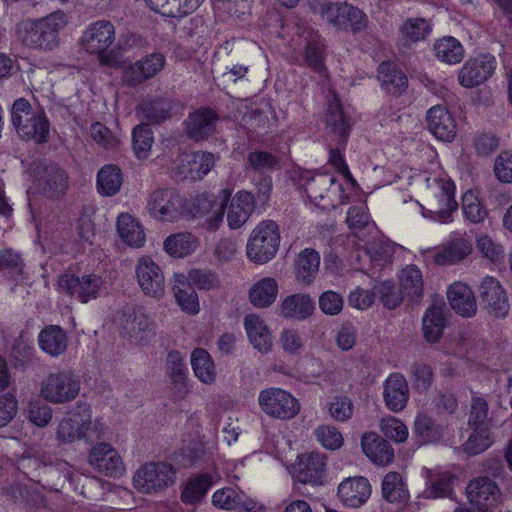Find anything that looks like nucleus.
Returning <instances> with one entry per match:
<instances>
[{
    "mask_svg": "<svg viewBox=\"0 0 512 512\" xmlns=\"http://www.w3.org/2000/svg\"><path fill=\"white\" fill-rule=\"evenodd\" d=\"M68 24V17L62 11L17 24L16 31L20 42L27 48L37 51H53L60 44L59 33Z\"/></svg>",
    "mask_w": 512,
    "mask_h": 512,
    "instance_id": "obj_1",
    "label": "nucleus"
},
{
    "mask_svg": "<svg viewBox=\"0 0 512 512\" xmlns=\"http://www.w3.org/2000/svg\"><path fill=\"white\" fill-rule=\"evenodd\" d=\"M279 244L278 225L272 220H264L250 234L246 246L247 256L254 263H267L276 255Z\"/></svg>",
    "mask_w": 512,
    "mask_h": 512,
    "instance_id": "obj_2",
    "label": "nucleus"
},
{
    "mask_svg": "<svg viewBox=\"0 0 512 512\" xmlns=\"http://www.w3.org/2000/svg\"><path fill=\"white\" fill-rule=\"evenodd\" d=\"M176 480L175 467L164 461L148 462L133 476L134 488L143 494H156L166 490Z\"/></svg>",
    "mask_w": 512,
    "mask_h": 512,
    "instance_id": "obj_3",
    "label": "nucleus"
},
{
    "mask_svg": "<svg viewBox=\"0 0 512 512\" xmlns=\"http://www.w3.org/2000/svg\"><path fill=\"white\" fill-rule=\"evenodd\" d=\"M30 169L37 189L50 199H60L69 186L68 175L58 164L48 160H35Z\"/></svg>",
    "mask_w": 512,
    "mask_h": 512,
    "instance_id": "obj_4",
    "label": "nucleus"
},
{
    "mask_svg": "<svg viewBox=\"0 0 512 512\" xmlns=\"http://www.w3.org/2000/svg\"><path fill=\"white\" fill-rule=\"evenodd\" d=\"M80 380L71 370L49 373L40 383V396L53 404L73 401L80 392Z\"/></svg>",
    "mask_w": 512,
    "mask_h": 512,
    "instance_id": "obj_5",
    "label": "nucleus"
},
{
    "mask_svg": "<svg viewBox=\"0 0 512 512\" xmlns=\"http://www.w3.org/2000/svg\"><path fill=\"white\" fill-rule=\"evenodd\" d=\"M59 286L81 303L97 299L105 290L103 278L95 273L82 276L64 274L59 278Z\"/></svg>",
    "mask_w": 512,
    "mask_h": 512,
    "instance_id": "obj_6",
    "label": "nucleus"
},
{
    "mask_svg": "<svg viewBox=\"0 0 512 512\" xmlns=\"http://www.w3.org/2000/svg\"><path fill=\"white\" fill-rule=\"evenodd\" d=\"M146 208L153 218L173 222L183 214L184 199L174 189H159L150 195Z\"/></svg>",
    "mask_w": 512,
    "mask_h": 512,
    "instance_id": "obj_7",
    "label": "nucleus"
},
{
    "mask_svg": "<svg viewBox=\"0 0 512 512\" xmlns=\"http://www.w3.org/2000/svg\"><path fill=\"white\" fill-rule=\"evenodd\" d=\"M115 41V28L110 21L98 20L90 24L81 38L82 48L91 54H97L102 64L109 62L104 53Z\"/></svg>",
    "mask_w": 512,
    "mask_h": 512,
    "instance_id": "obj_8",
    "label": "nucleus"
},
{
    "mask_svg": "<svg viewBox=\"0 0 512 512\" xmlns=\"http://www.w3.org/2000/svg\"><path fill=\"white\" fill-rule=\"evenodd\" d=\"M258 401L266 414L280 419H291L300 410L297 399L279 388H270L262 391L259 394Z\"/></svg>",
    "mask_w": 512,
    "mask_h": 512,
    "instance_id": "obj_9",
    "label": "nucleus"
},
{
    "mask_svg": "<svg viewBox=\"0 0 512 512\" xmlns=\"http://www.w3.org/2000/svg\"><path fill=\"white\" fill-rule=\"evenodd\" d=\"M165 56L153 52L124 67L122 82L127 87H136L155 77L165 65Z\"/></svg>",
    "mask_w": 512,
    "mask_h": 512,
    "instance_id": "obj_10",
    "label": "nucleus"
},
{
    "mask_svg": "<svg viewBox=\"0 0 512 512\" xmlns=\"http://www.w3.org/2000/svg\"><path fill=\"white\" fill-rule=\"evenodd\" d=\"M478 293L481 303L490 315L497 318H504L508 315L509 300L498 280L486 276L479 285Z\"/></svg>",
    "mask_w": 512,
    "mask_h": 512,
    "instance_id": "obj_11",
    "label": "nucleus"
},
{
    "mask_svg": "<svg viewBox=\"0 0 512 512\" xmlns=\"http://www.w3.org/2000/svg\"><path fill=\"white\" fill-rule=\"evenodd\" d=\"M139 286L145 295L160 299L165 294V277L157 263L150 257H141L135 267Z\"/></svg>",
    "mask_w": 512,
    "mask_h": 512,
    "instance_id": "obj_12",
    "label": "nucleus"
},
{
    "mask_svg": "<svg viewBox=\"0 0 512 512\" xmlns=\"http://www.w3.org/2000/svg\"><path fill=\"white\" fill-rule=\"evenodd\" d=\"M88 463L94 470L107 477L119 478L125 473L119 453L107 443H98L91 448Z\"/></svg>",
    "mask_w": 512,
    "mask_h": 512,
    "instance_id": "obj_13",
    "label": "nucleus"
},
{
    "mask_svg": "<svg viewBox=\"0 0 512 512\" xmlns=\"http://www.w3.org/2000/svg\"><path fill=\"white\" fill-rule=\"evenodd\" d=\"M496 59L490 54H482L465 62L459 71V83L465 88H473L484 83L496 69Z\"/></svg>",
    "mask_w": 512,
    "mask_h": 512,
    "instance_id": "obj_14",
    "label": "nucleus"
},
{
    "mask_svg": "<svg viewBox=\"0 0 512 512\" xmlns=\"http://www.w3.org/2000/svg\"><path fill=\"white\" fill-rule=\"evenodd\" d=\"M219 119L217 112L211 108L195 110L184 121L187 137L196 142L208 139L216 132Z\"/></svg>",
    "mask_w": 512,
    "mask_h": 512,
    "instance_id": "obj_15",
    "label": "nucleus"
},
{
    "mask_svg": "<svg viewBox=\"0 0 512 512\" xmlns=\"http://www.w3.org/2000/svg\"><path fill=\"white\" fill-rule=\"evenodd\" d=\"M215 158L210 152L197 151L180 156L176 161L177 175L181 179L198 180L210 172Z\"/></svg>",
    "mask_w": 512,
    "mask_h": 512,
    "instance_id": "obj_16",
    "label": "nucleus"
},
{
    "mask_svg": "<svg viewBox=\"0 0 512 512\" xmlns=\"http://www.w3.org/2000/svg\"><path fill=\"white\" fill-rule=\"evenodd\" d=\"M454 194V184L450 181H443L439 187V191L427 200V210L433 215L434 220L442 223L452 221V214L458 208Z\"/></svg>",
    "mask_w": 512,
    "mask_h": 512,
    "instance_id": "obj_17",
    "label": "nucleus"
},
{
    "mask_svg": "<svg viewBox=\"0 0 512 512\" xmlns=\"http://www.w3.org/2000/svg\"><path fill=\"white\" fill-rule=\"evenodd\" d=\"M466 492L471 505L482 506L490 511L497 505L501 496L497 483L486 476L470 480Z\"/></svg>",
    "mask_w": 512,
    "mask_h": 512,
    "instance_id": "obj_18",
    "label": "nucleus"
},
{
    "mask_svg": "<svg viewBox=\"0 0 512 512\" xmlns=\"http://www.w3.org/2000/svg\"><path fill=\"white\" fill-rule=\"evenodd\" d=\"M115 322L122 333L133 339H143V334L150 331L152 320L142 308L124 307L118 312Z\"/></svg>",
    "mask_w": 512,
    "mask_h": 512,
    "instance_id": "obj_19",
    "label": "nucleus"
},
{
    "mask_svg": "<svg viewBox=\"0 0 512 512\" xmlns=\"http://www.w3.org/2000/svg\"><path fill=\"white\" fill-rule=\"evenodd\" d=\"M337 495L344 506L358 508L369 499L371 486L364 477H349L339 484Z\"/></svg>",
    "mask_w": 512,
    "mask_h": 512,
    "instance_id": "obj_20",
    "label": "nucleus"
},
{
    "mask_svg": "<svg viewBox=\"0 0 512 512\" xmlns=\"http://www.w3.org/2000/svg\"><path fill=\"white\" fill-rule=\"evenodd\" d=\"M383 399L392 412L402 411L409 400V387L406 378L400 373H392L383 384Z\"/></svg>",
    "mask_w": 512,
    "mask_h": 512,
    "instance_id": "obj_21",
    "label": "nucleus"
},
{
    "mask_svg": "<svg viewBox=\"0 0 512 512\" xmlns=\"http://www.w3.org/2000/svg\"><path fill=\"white\" fill-rule=\"evenodd\" d=\"M326 471L324 455L316 452L299 457L296 466V478L303 484L319 485L323 483Z\"/></svg>",
    "mask_w": 512,
    "mask_h": 512,
    "instance_id": "obj_22",
    "label": "nucleus"
},
{
    "mask_svg": "<svg viewBox=\"0 0 512 512\" xmlns=\"http://www.w3.org/2000/svg\"><path fill=\"white\" fill-rule=\"evenodd\" d=\"M429 130L440 140L451 141L456 136V123L450 112L442 105H436L427 112Z\"/></svg>",
    "mask_w": 512,
    "mask_h": 512,
    "instance_id": "obj_23",
    "label": "nucleus"
},
{
    "mask_svg": "<svg viewBox=\"0 0 512 512\" xmlns=\"http://www.w3.org/2000/svg\"><path fill=\"white\" fill-rule=\"evenodd\" d=\"M456 477L448 471L426 470V486L422 492L425 499L452 498Z\"/></svg>",
    "mask_w": 512,
    "mask_h": 512,
    "instance_id": "obj_24",
    "label": "nucleus"
},
{
    "mask_svg": "<svg viewBox=\"0 0 512 512\" xmlns=\"http://www.w3.org/2000/svg\"><path fill=\"white\" fill-rule=\"evenodd\" d=\"M90 426L89 415L73 414L64 417L58 424L56 438L63 444L73 443L86 437Z\"/></svg>",
    "mask_w": 512,
    "mask_h": 512,
    "instance_id": "obj_25",
    "label": "nucleus"
},
{
    "mask_svg": "<svg viewBox=\"0 0 512 512\" xmlns=\"http://www.w3.org/2000/svg\"><path fill=\"white\" fill-rule=\"evenodd\" d=\"M40 349L51 357L64 354L68 348V335L59 325H47L38 334Z\"/></svg>",
    "mask_w": 512,
    "mask_h": 512,
    "instance_id": "obj_26",
    "label": "nucleus"
},
{
    "mask_svg": "<svg viewBox=\"0 0 512 512\" xmlns=\"http://www.w3.org/2000/svg\"><path fill=\"white\" fill-rule=\"evenodd\" d=\"M325 121L330 132L339 137V145L345 147L350 134L351 120L344 113L336 97H333L328 103Z\"/></svg>",
    "mask_w": 512,
    "mask_h": 512,
    "instance_id": "obj_27",
    "label": "nucleus"
},
{
    "mask_svg": "<svg viewBox=\"0 0 512 512\" xmlns=\"http://www.w3.org/2000/svg\"><path fill=\"white\" fill-rule=\"evenodd\" d=\"M361 446L364 454L377 465H388L393 461L394 450L390 443L375 433H365Z\"/></svg>",
    "mask_w": 512,
    "mask_h": 512,
    "instance_id": "obj_28",
    "label": "nucleus"
},
{
    "mask_svg": "<svg viewBox=\"0 0 512 512\" xmlns=\"http://www.w3.org/2000/svg\"><path fill=\"white\" fill-rule=\"evenodd\" d=\"M217 477L211 473H199L192 475L181 490V500L185 504L195 505L207 494L216 482Z\"/></svg>",
    "mask_w": 512,
    "mask_h": 512,
    "instance_id": "obj_29",
    "label": "nucleus"
},
{
    "mask_svg": "<svg viewBox=\"0 0 512 512\" xmlns=\"http://www.w3.org/2000/svg\"><path fill=\"white\" fill-rule=\"evenodd\" d=\"M451 308L464 317H471L477 311L476 300L473 291L464 283L452 284L447 292Z\"/></svg>",
    "mask_w": 512,
    "mask_h": 512,
    "instance_id": "obj_30",
    "label": "nucleus"
},
{
    "mask_svg": "<svg viewBox=\"0 0 512 512\" xmlns=\"http://www.w3.org/2000/svg\"><path fill=\"white\" fill-rule=\"evenodd\" d=\"M19 136L26 140H33L36 143H45L49 138V122L42 109H37L25 122L15 126Z\"/></svg>",
    "mask_w": 512,
    "mask_h": 512,
    "instance_id": "obj_31",
    "label": "nucleus"
},
{
    "mask_svg": "<svg viewBox=\"0 0 512 512\" xmlns=\"http://www.w3.org/2000/svg\"><path fill=\"white\" fill-rule=\"evenodd\" d=\"M254 209V199L251 193L239 192L231 200L227 211V221L231 229L240 228L250 217Z\"/></svg>",
    "mask_w": 512,
    "mask_h": 512,
    "instance_id": "obj_32",
    "label": "nucleus"
},
{
    "mask_svg": "<svg viewBox=\"0 0 512 512\" xmlns=\"http://www.w3.org/2000/svg\"><path fill=\"white\" fill-rule=\"evenodd\" d=\"M378 79L382 88L392 95H401L408 86L405 73L389 62L379 65Z\"/></svg>",
    "mask_w": 512,
    "mask_h": 512,
    "instance_id": "obj_33",
    "label": "nucleus"
},
{
    "mask_svg": "<svg viewBox=\"0 0 512 512\" xmlns=\"http://www.w3.org/2000/svg\"><path fill=\"white\" fill-rule=\"evenodd\" d=\"M430 21L425 18H407L400 27V40L404 49L410 48L413 43L425 40L431 33Z\"/></svg>",
    "mask_w": 512,
    "mask_h": 512,
    "instance_id": "obj_34",
    "label": "nucleus"
},
{
    "mask_svg": "<svg viewBox=\"0 0 512 512\" xmlns=\"http://www.w3.org/2000/svg\"><path fill=\"white\" fill-rule=\"evenodd\" d=\"M245 329L251 344L259 352L266 353L272 347L271 334L264 321L255 314L247 315L244 319Z\"/></svg>",
    "mask_w": 512,
    "mask_h": 512,
    "instance_id": "obj_35",
    "label": "nucleus"
},
{
    "mask_svg": "<svg viewBox=\"0 0 512 512\" xmlns=\"http://www.w3.org/2000/svg\"><path fill=\"white\" fill-rule=\"evenodd\" d=\"M413 432L422 443H434L440 441L445 434V426L438 423L427 414H418L415 421Z\"/></svg>",
    "mask_w": 512,
    "mask_h": 512,
    "instance_id": "obj_36",
    "label": "nucleus"
},
{
    "mask_svg": "<svg viewBox=\"0 0 512 512\" xmlns=\"http://www.w3.org/2000/svg\"><path fill=\"white\" fill-rule=\"evenodd\" d=\"M400 289L411 302H419L423 296V277L420 269L415 265H408L402 269L400 276Z\"/></svg>",
    "mask_w": 512,
    "mask_h": 512,
    "instance_id": "obj_37",
    "label": "nucleus"
},
{
    "mask_svg": "<svg viewBox=\"0 0 512 512\" xmlns=\"http://www.w3.org/2000/svg\"><path fill=\"white\" fill-rule=\"evenodd\" d=\"M382 497L389 503L404 504L409 500L410 494L397 472L387 473L382 481Z\"/></svg>",
    "mask_w": 512,
    "mask_h": 512,
    "instance_id": "obj_38",
    "label": "nucleus"
},
{
    "mask_svg": "<svg viewBox=\"0 0 512 512\" xmlns=\"http://www.w3.org/2000/svg\"><path fill=\"white\" fill-rule=\"evenodd\" d=\"M117 231L121 239L131 247H141L145 242V234L141 225L130 214L119 215Z\"/></svg>",
    "mask_w": 512,
    "mask_h": 512,
    "instance_id": "obj_39",
    "label": "nucleus"
},
{
    "mask_svg": "<svg viewBox=\"0 0 512 512\" xmlns=\"http://www.w3.org/2000/svg\"><path fill=\"white\" fill-rule=\"evenodd\" d=\"M446 325V318L441 306H430L422 319V329L425 339L430 343L437 342Z\"/></svg>",
    "mask_w": 512,
    "mask_h": 512,
    "instance_id": "obj_40",
    "label": "nucleus"
},
{
    "mask_svg": "<svg viewBox=\"0 0 512 512\" xmlns=\"http://www.w3.org/2000/svg\"><path fill=\"white\" fill-rule=\"evenodd\" d=\"M174 295L177 303L190 314L199 312V301L194 287L187 281L184 276H175V284L173 286Z\"/></svg>",
    "mask_w": 512,
    "mask_h": 512,
    "instance_id": "obj_41",
    "label": "nucleus"
},
{
    "mask_svg": "<svg viewBox=\"0 0 512 512\" xmlns=\"http://www.w3.org/2000/svg\"><path fill=\"white\" fill-rule=\"evenodd\" d=\"M472 247L468 240L459 238L449 242L435 253L434 261L438 265L455 264L471 253Z\"/></svg>",
    "mask_w": 512,
    "mask_h": 512,
    "instance_id": "obj_42",
    "label": "nucleus"
},
{
    "mask_svg": "<svg viewBox=\"0 0 512 512\" xmlns=\"http://www.w3.org/2000/svg\"><path fill=\"white\" fill-rule=\"evenodd\" d=\"M314 310V302L308 295L288 296L281 305V314L286 318L305 319Z\"/></svg>",
    "mask_w": 512,
    "mask_h": 512,
    "instance_id": "obj_43",
    "label": "nucleus"
},
{
    "mask_svg": "<svg viewBox=\"0 0 512 512\" xmlns=\"http://www.w3.org/2000/svg\"><path fill=\"white\" fill-rule=\"evenodd\" d=\"M278 285L275 279L267 277L255 283L249 292L251 303L258 308L270 306L276 299Z\"/></svg>",
    "mask_w": 512,
    "mask_h": 512,
    "instance_id": "obj_44",
    "label": "nucleus"
},
{
    "mask_svg": "<svg viewBox=\"0 0 512 512\" xmlns=\"http://www.w3.org/2000/svg\"><path fill=\"white\" fill-rule=\"evenodd\" d=\"M191 365L195 376L205 384H212L216 379V370L210 354L203 348H196L191 353Z\"/></svg>",
    "mask_w": 512,
    "mask_h": 512,
    "instance_id": "obj_45",
    "label": "nucleus"
},
{
    "mask_svg": "<svg viewBox=\"0 0 512 512\" xmlns=\"http://www.w3.org/2000/svg\"><path fill=\"white\" fill-rule=\"evenodd\" d=\"M468 439L463 444V450L470 456L478 455L491 447L495 441L493 427H470Z\"/></svg>",
    "mask_w": 512,
    "mask_h": 512,
    "instance_id": "obj_46",
    "label": "nucleus"
},
{
    "mask_svg": "<svg viewBox=\"0 0 512 512\" xmlns=\"http://www.w3.org/2000/svg\"><path fill=\"white\" fill-rule=\"evenodd\" d=\"M320 256L313 249H305L296 261V277L305 284H310L318 273Z\"/></svg>",
    "mask_w": 512,
    "mask_h": 512,
    "instance_id": "obj_47",
    "label": "nucleus"
},
{
    "mask_svg": "<svg viewBox=\"0 0 512 512\" xmlns=\"http://www.w3.org/2000/svg\"><path fill=\"white\" fill-rule=\"evenodd\" d=\"M198 246L197 238L189 232L170 235L164 241L165 251L173 257H184L191 254Z\"/></svg>",
    "mask_w": 512,
    "mask_h": 512,
    "instance_id": "obj_48",
    "label": "nucleus"
},
{
    "mask_svg": "<svg viewBox=\"0 0 512 512\" xmlns=\"http://www.w3.org/2000/svg\"><path fill=\"white\" fill-rule=\"evenodd\" d=\"M493 414L486 399L474 396L471 399L467 424L469 427H494Z\"/></svg>",
    "mask_w": 512,
    "mask_h": 512,
    "instance_id": "obj_49",
    "label": "nucleus"
},
{
    "mask_svg": "<svg viewBox=\"0 0 512 512\" xmlns=\"http://www.w3.org/2000/svg\"><path fill=\"white\" fill-rule=\"evenodd\" d=\"M122 181V174L117 166L105 165L97 174L98 191L105 196H113L119 192Z\"/></svg>",
    "mask_w": 512,
    "mask_h": 512,
    "instance_id": "obj_50",
    "label": "nucleus"
},
{
    "mask_svg": "<svg viewBox=\"0 0 512 512\" xmlns=\"http://www.w3.org/2000/svg\"><path fill=\"white\" fill-rule=\"evenodd\" d=\"M434 51L439 60L448 64L459 63L464 56L461 43L451 36L437 40L434 44Z\"/></svg>",
    "mask_w": 512,
    "mask_h": 512,
    "instance_id": "obj_51",
    "label": "nucleus"
},
{
    "mask_svg": "<svg viewBox=\"0 0 512 512\" xmlns=\"http://www.w3.org/2000/svg\"><path fill=\"white\" fill-rule=\"evenodd\" d=\"M171 103L166 99L143 102L139 107L141 117L153 124H159L170 118Z\"/></svg>",
    "mask_w": 512,
    "mask_h": 512,
    "instance_id": "obj_52",
    "label": "nucleus"
},
{
    "mask_svg": "<svg viewBox=\"0 0 512 512\" xmlns=\"http://www.w3.org/2000/svg\"><path fill=\"white\" fill-rule=\"evenodd\" d=\"M336 178L329 174H317L308 180L304 189L307 196L314 202L323 200L329 188L335 184Z\"/></svg>",
    "mask_w": 512,
    "mask_h": 512,
    "instance_id": "obj_53",
    "label": "nucleus"
},
{
    "mask_svg": "<svg viewBox=\"0 0 512 512\" xmlns=\"http://www.w3.org/2000/svg\"><path fill=\"white\" fill-rule=\"evenodd\" d=\"M245 494L232 487L218 489L212 495V504L223 510H237L242 503Z\"/></svg>",
    "mask_w": 512,
    "mask_h": 512,
    "instance_id": "obj_54",
    "label": "nucleus"
},
{
    "mask_svg": "<svg viewBox=\"0 0 512 512\" xmlns=\"http://www.w3.org/2000/svg\"><path fill=\"white\" fill-rule=\"evenodd\" d=\"M187 281L199 290L218 289L221 283L217 273L207 268L191 269Z\"/></svg>",
    "mask_w": 512,
    "mask_h": 512,
    "instance_id": "obj_55",
    "label": "nucleus"
},
{
    "mask_svg": "<svg viewBox=\"0 0 512 512\" xmlns=\"http://www.w3.org/2000/svg\"><path fill=\"white\" fill-rule=\"evenodd\" d=\"M247 162L249 167L259 174H266L279 168V159L266 151L250 152Z\"/></svg>",
    "mask_w": 512,
    "mask_h": 512,
    "instance_id": "obj_56",
    "label": "nucleus"
},
{
    "mask_svg": "<svg viewBox=\"0 0 512 512\" xmlns=\"http://www.w3.org/2000/svg\"><path fill=\"white\" fill-rule=\"evenodd\" d=\"M133 149L138 158H145L153 144L152 130L148 124H140L132 133Z\"/></svg>",
    "mask_w": 512,
    "mask_h": 512,
    "instance_id": "obj_57",
    "label": "nucleus"
},
{
    "mask_svg": "<svg viewBox=\"0 0 512 512\" xmlns=\"http://www.w3.org/2000/svg\"><path fill=\"white\" fill-rule=\"evenodd\" d=\"M462 210L465 218L475 224L482 222L488 214L487 210L472 192L464 194L462 198Z\"/></svg>",
    "mask_w": 512,
    "mask_h": 512,
    "instance_id": "obj_58",
    "label": "nucleus"
},
{
    "mask_svg": "<svg viewBox=\"0 0 512 512\" xmlns=\"http://www.w3.org/2000/svg\"><path fill=\"white\" fill-rule=\"evenodd\" d=\"M383 305L388 309H395L402 303L406 295L391 281H384L376 287Z\"/></svg>",
    "mask_w": 512,
    "mask_h": 512,
    "instance_id": "obj_59",
    "label": "nucleus"
},
{
    "mask_svg": "<svg viewBox=\"0 0 512 512\" xmlns=\"http://www.w3.org/2000/svg\"><path fill=\"white\" fill-rule=\"evenodd\" d=\"M90 136L98 146L106 150H114L120 143L118 137L100 122H95L91 125Z\"/></svg>",
    "mask_w": 512,
    "mask_h": 512,
    "instance_id": "obj_60",
    "label": "nucleus"
},
{
    "mask_svg": "<svg viewBox=\"0 0 512 512\" xmlns=\"http://www.w3.org/2000/svg\"><path fill=\"white\" fill-rule=\"evenodd\" d=\"M345 6H348L346 2L324 3L320 7V14L322 19L332 24L333 26L342 29L345 27Z\"/></svg>",
    "mask_w": 512,
    "mask_h": 512,
    "instance_id": "obj_61",
    "label": "nucleus"
},
{
    "mask_svg": "<svg viewBox=\"0 0 512 512\" xmlns=\"http://www.w3.org/2000/svg\"><path fill=\"white\" fill-rule=\"evenodd\" d=\"M24 262L21 255L12 249L0 250V270L7 271L11 276L22 275Z\"/></svg>",
    "mask_w": 512,
    "mask_h": 512,
    "instance_id": "obj_62",
    "label": "nucleus"
},
{
    "mask_svg": "<svg viewBox=\"0 0 512 512\" xmlns=\"http://www.w3.org/2000/svg\"><path fill=\"white\" fill-rule=\"evenodd\" d=\"M380 428L383 434L396 442H404L408 437V428L395 417H388L381 420Z\"/></svg>",
    "mask_w": 512,
    "mask_h": 512,
    "instance_id": "obj_63",
    "label": "nucleus"
},
{
    "mask_svg": "<svg viewBox=\"0 0 512 512\" xmlns=\"http://www.w3.org/2000/svg\"><path fill=\"white\" fill-rule=\"evenodd\" d=\"M328 411L333 419L343 422L352 417L354 406L350 398L339 396L330 402Z\"/></svg>",
    "mask_w": 512,
    "mask_h": 512,
    "instance_id": "obj_64",
    "label": "nucleus"
}]
</instances>
